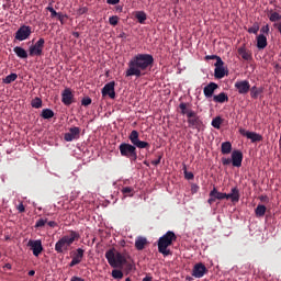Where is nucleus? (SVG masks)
<instances>
[{
	"label": "nucleus",
	"instance_id": "f257e3e1",
	"mask_svg": "<svg viewBox=\"0 0 281 281\" xmlns=\"http://www.w3.org/2000/svg\"><path fill=\"white\" fill-rule=\"evenodd\" d=\"M155 65V57L150 54H136L127 63V69L125 70V78H131L135 76L136 78H142L144 76L143 71H148L153 69Z\"/></svg>",
	"mask_w": 281,
	"mask_h": 281
},
{
	"label": "nucleus",
	"instance_id": "f03ea898",
	"mask_svg": "<svg viewBox=\"0 0 281 281\" xmlns=\"http://www.w3.org/2000/svg\"><path fill=\"white\" fill-rule=\"evenodd\" d=\"M128 143H122L119 146V150L122 157H126L130 161H137V148L148 150L150 148V143L139 139V132L137 130H133L130 135Z\"/></svg>",
	"mask_w": 281,
	"mask_h": 281
},
{
	"label": "nucleus",
	"instance_id": "7ed1b4c3",
	"mask_svg": "<svg viewBox=\"0 0 281 281\" xmlns=\"http://www.w3.org/2000/svg\"><path fill=\"white\" fill-rule=\"evenodd\" d=\"M105 258L113 269H124L125 266L127 271H133V263L128 262L126 256L115 252V248L109 249L105 252Z\"/></svg>",
	"mask_w": 281,
	"mask_h": 281
},
{
	"label": "nucleus",
	"instance_id": "20e7f679",
	"mask_svg": "<svg viewBox=\"0 0 281 281\" xmlns=\"http://www.w3.org/2000/svg\"><path fill=\"white\" fill-rule=\"evenodd\" d=\"M76 240H80V233L76 231H69L68 235L63 236L55 244V251L57 254H64V251H67L68 247H71Z\"/></svg>",
	"mask_w": 281,
	"mask_h": 281
},
{
	"label": "nucleus",
	"instance_id": "39448f33",
	"mask_svg": "<svg viewBox=\"0 0 281 281\" xmlns=\"http://www.w3.org/2000/svg\"><path fill=\"white\" fill-rule=\"evenodd\" d=\"M177 241V235L172 231H168L165 235L158 239V251L162 256H172V251L168 249L172 243Z\"/></svg>",
	"mask_w": 281,
	"mask_h": 281
},
{
	"label": "nucleus",
	"instance_id": "423d86ee",
	"mask_svg": "<svg viewBox=\"0 0 281 281\" xmlns=\"http://www.w3.org/2000/svg\"><path fill=\"white\" fill-rule=\"evenodd\" d=\"M223 166H229L233 164L235 168H240L243 166V151L234 150L232 153V158H222Z\"/></svg>",
	"mask_w": 281,
	"mask_h": 281
},
{
	"label": "nucleus",
	"instance_id": "0eeeda50",
	"mask_svg": "<svg viewBox=\"0 0 281 281\" xmlns=\"http://www.w3.org/2000/svg\"><path fill=\"white\" fill-rule=\"evenodd\" d=\"M32 26L30 25H21L18 31L14 34V41H27V38H30V36H32Z\"/></svg>",
	"mask_w": 281,
	"mask_h": 281
},
{
	"label": "nucleus",
	"instance_id": "6e6552de",
	"mask_svg": "<svg viewBox=\"0 0 281 281\" xmlns=\"http://www.w3.org/2000/svg\"><path fill=\"white\" fill-rule=\"evenodd\" d=\"M45 48V38L41 37L34 45L29 47V56H43V49Z\"/></svg>",
	"mask_w": 281,
	"mask_h": 281
},
{
	"label": "nucleus",
	"instance_id": "1a4fd4ad",
	"mask_svg": "<svg viewBox=\"0 0 281 281\" xmlns=\"http://www.w3.org/2000/svg\"><path fill=\"white\" fill-rule=\"evenodd\" d=\"M187 122L189 128H195L196 131H201V127L203 126V120H201V116H199L196 112L189 114Z\"/></svg>",
	"mask_w": 281,
	"mask_h": 281
},
{
	"label": "nucleus",
	"instance_id": "9d476101",
	"mask_svg": "<svg viewBox=\"0 0 281 281\" xmlns=\"http://www.w3.org/2000/svg\"><path fill=\"white\" fill-rule=\"evenodd\" d=\"M27 247L31 248V251H33V256H35V258H38V256L43 254V241L41 239H30Z\"/></svg>",
	"mask_w": 281,
	"mask_h": 281
},
{
	"label": "nucleus",
	"instance_id": "9b49d317",
	"mask_svg": "<svg viewBox=\"0 0 281 281\" xmlns=\"http://www.w3.org/2000/svg\"><path fill=\"white\" fill-rule=\"evenodd\" d=\"M235 89L238 91L239 95H247L251 89V85L248 80L236 81Z\"/></svg>",
	"mask_w": 281,
	"mask_h": 281
},
{
	"label": "nucleus",
	"instance_id": "f8f14e48",
	"mask_svg": "<svg viewBox=\"0 0 281 281\" xmlns=\"http://www.w3.org/2000/svg\"><path fill=\"white\" fill-rule=\"evenodd\" d=\"M102 97L111 98V100H115V81L108 82L101 90Z\"/></svg>",
	"mask_w": 281,
	"mask_h": 281
},
{
	"label": "nucleus",
	"instance_id": "ddd939ff",
	"mask_svg": "<svg viewBox=\"0 0 281 281\" xmlns=\"http://www.w3.org/2000/svg\"><path fill=\"white\" fill-rule=\"evenodd\" d=\"M240 135L243 137H247V139H250L252 144H256V142H262V135L256 133V132H249L245 128H239Z\"/></svg>",
	"mask_w": 281,
	"mask_h": 281
},
{
	"label": "nucleus",
	"instance_id": "4468645a",
	"mask_svg": "<svg viewBox=\"0 0 281 281\" xmlns=\"http://www.w3.org/2000/svg\"><path fill=\"white\" fill-rule=\"evenodd\" d=\"M65 142H74V139H80V127H70L69 132L64 135Z\"/></svg>",
	"mask_w": 281,
	"mask_h": 281
},
{
	"label": "nucleus",
	"instance_id": "2eb2a0df",
	"mask_svg": "<svg viewBox=\"0 0 281 281\" xmlns=\"http://www.w3.org/2000/svg\"><path fill=\"white\" fill-rule=\"evenodd\" d=\"M61 102L65 104V106H70V104H74V92H71V89L66 88L61 93Z\"/></svg>",
	"mask_w": 281,
	"mask_h": 281
},
{
	"label": "nucleus",
	"instance_id": "dca6fc26",
	"mask_svg": "<svg viewBox=\"0 0 281 281\" xmlns=\"http://www.w3.org/2000/svg\"><path fill=\"white\" fill-rule=\"evenodd\" d=\"M207 273V268L202 262L195 263L192 270L193 278H203Z\"/></svg>",
	"mask_w": 281,
	"mask_h": 281
},
{
	"label": "nucleus",
	"instance_id": "f3484780",
	"mask_svg": "<svg viewBox=\"0 0 281 281\" xmlns=\"http://www.w3.org/2000/svg\"><path fill=\"white\" fill-rule=\"evenodd\" d=\"M226 199H229L232 203H238L240 201V191L238 187H234L231 193H226Z\"/></svg>",
	"mask_w": 281,
	"mask_h": 281
},
{
	"label": "nucleus",
	"instance_id": "a211bd4d",
	"mask_svg": "<svg viewBox=\"0 0 281 281\" xmlns=\"http://www.w3.org/2000/svg\"><path fill=\"white\" fill-rule=\"evenodd\" d=\"M191 106L192 105L190 103L181 102L179 104L181 115H187V117H190V114L195 112Z\"/></svg>",
	"mask_w": 281,
	"mask_h": 281
},
{
	"label": "nucleus",
	"instance_id": "6ab92c4d",
	"mask_svg": "<svg viewBox=\"0 0 281 281\" xmlns=\"http://www.w3.org/2000/svg\"><path fill=\"white\" fill-rule=\"evenodd\" d=\"M216 89H218V85L214 83V82H210L207 86L204 87V95L205 98H212V95H214V91H216Z\"/></svg>",
	"mask_w": 281,
	"mask_h": 281
},
{
	"label": "nucleus",
	"instance_id": "aec40b11",
	"mask_svg": "<svg viewBox=\"0 0 281 281\" xmlns=\"http://www.w3.org/2000/svg\"><path fill=\"white\" fill-rule=\"evenodd\" d=\"M148 245V239L146 237L138 236L135 240V247L137 251H143L145 247Z\"/></svg>",
	"mask_w": 281,
	"mask_h": 281
},
{
	"label": "nucleus",
	"instance_id": "412c9836",
	"mask_svg": "<svg viewBox=\"0 0 281 281\" xmlns=\"http://www.w3.org/2000/svg\"><path fill=\"white\" fill-rule=\"evenodd\" d=\"M249 91H250V98L252 100H258V98L261 95V93H265V88H262V87L258 88L256 86H252Z\"/></svg>",
	"mask_w": 281,
	"mask_h": 281
},
{
	"label": "nucleus",
	"instance_id": "4be33fe9",
	"mask_svg": "<svg viewBox=\"0 0 281 281\" xmlns=\"http://www.w3.org/2000/svg\"><path fill=\"white\" fill-rule=\"evenodd\" d=\"M13 52L15 54V56H18V58H22L23 60H25L27 58V50H25V48L21 47V46H15L13 48Z\"/></svg>",
	"mask_w": 281,
	"mask_h": 281
},
{
	"label": "nucleus",
	"instance_id": "5701e85b",
	"mask_svg": "<svg viewBox=\"0 0 281 281\" xmlns=\"http://www.w3.org/2000/svg\"><path fill=\"white\" fill-rule=\"evenodd\" d=\"M209 196H214L215 200L223 201V199H227V193L220 192L216 188H213Z\"/></svg>",
	"mask_w": 281,
	"mask_h": 281
},
{
	"label": "nucleus",
	"instance_id": "b1692460",
	"mask_svg": "<svg viewBox=\"0 0 281 281\" xmlns=\"http://www.w3.org/2000/svg\"><path fill=\"white\" fill-rule=\"evenodd\" d=\"M237 54H239L244 60H251V53L247 50L245 46L239 47Z\"/></svg>",
	"mask_w": 281,
	"mask_h": 281
},
{
	"label": "nucleus",
	"instance_id": "393cba45",
	"mask_svg": "<svg viewBox=\"0 0 281 281\" xmlns=\"http://www.w3.org/2000/svg\"><path fill=\"white\" fill-rule=\"evenodd\" d=\"M82 258H85V249L77 248L74 252L72 259H75V261L80 265L82 262Z\"/></svg>",
	"mask_w": 281,
	"mask_h": 281
},
{
	"label": "nucleus",
	"instance_id": "a878e982",
	"mask_svg": "<svg viewBox=\"0 0 281 281\" xmlns=\"http://www.w3.org/2000/svg\"><path fill=\"white\" fill-rule=\"evenodd\" d=\"M214 102H218L220 104H224V102H229V97H227V93L221 92L220 94H216L213 97Z\"/></svg>",
	"mask_w": 281,
	"mask_h": 281
},
{
	"label": "nucleus",
	"instance_id": "bb28decb",
	"mask_svg": "<svg viewBox=\"0 0 281 281\" xmlns=\"http://www.w3.org/2000/svg\"><path fill=\"white\" fill-rule=\"evenodd\" d=\"M268 43H267V36H265V34H260L257 36V47L259 49H265L267 47Z\"/></svg>",
	"mask_w": 281,
	"mask_h": 281
},
{
	"label": "nucleus",
	"instance_id": "cd10ccee",
	"mask_svg": "<svg viewBox=\"0 0 281 281\" xmlns=\"http://www.w3.org/2000/svg\"><path fill=\"white\" fill-rule=\"evenodd\" d=\"M221 153L222 155H229V153H232V143L231 142L222 143Z\"/></svg>",
	"mask_w": 281,
	"mask_h": 281
},
{
	"label": "nucleus",
	"instance_id": "c85d7f7f",
	"mask_svg": "<svg viewBox=\"0 0 281 281\" xmlns=\"http://www.w3.org/2000/svg\"><path fill=\"white\" fill-rule=\"evenodd\" d=\"M255 214H256V216L261 218L262 216H265V214H267V206H265L262 204H258L255 210Z\"/></svg>",
	"mask_w": 281,
	"mask_h": 281
},
{
	"label": "nucleus",
	"instance_id": "c756f323",
	"mask_svg": "<svg viewBox=\"0 0 281 281\" xmlns=\"http://www.w3.org/2000/svg\"><path fill=\"white\" fill-rule=\"evenodd\" d=\"M268 19L271 21V23H278V21H281V14L277 11H270Z\"/></svg>",
	"mask_w": 281,
	"mask_h": 281
},
{
	"label": "nucleus",
	"instance_id": "7c9ffc66",
	"mask_svg": "<svg viewBox=\"0 0 281 281\" xmlns=\"http://www.w3.org/2000/svg\"><path fill=\"white\" fill-rule=\"evenodd\" d=\"M214 76L217 80H222V78H225V76H226L225 67L215 68Z\"/></svg>",
	"mask_w": 281,
	"mask_h": 281
},
{
	"label": "nucleus",
	"instance_id": "2f4dec72",
	"mask_svg": "<svg viewBox=\"0 0 281 281\" xmlns=\"http://www.w3.org/2000/svg\"><path fill=\"white\" fill-rule=\"evenodd\" d=\"M19 78V75L12 72L9 76H7L4 79H2L3 85H12Z\"/></svg>",
	"mask_w": 281,
	"mask_h": 281
},
{
	"label": "nucleus",
	"instance_id": "473e14b6",
	"mask_svg": "<svg viewBox=\"0 0 281 281\" xmlns=\"http://www.w3.org/2000/svg\"><path fill=\"white\" fill-rule=\"evenodd\" d=\"M135 16H136L138 23H140V24H145L146 23V19H147L146 12L138 11V12H136Z\"/></svg>",
	"mask_w": 281,
	"mask_h": 281
},
{
	"label": "nucleus",
	"instance_id": "72a5a7b5",
	"mask_svg": "<svg viewBox=\"0 0 281 281\" xmlns=\"http://www.w3.org/2000/svg\"><path fill=\"white\" fill-rule=\"evenodd\" d=\"M41 115L44 120H52V117H54V112L52 109H44Z\"/></svg>",
	"mask_w": 281,
	"mask_h": 281
},
{
	"label": "nucleus",
	"instance_id": "f704fd0d",
	"mask_svg": "<svg viewBox=\"0 0 281 281\" xmlns=\"http://www.w3.org/2000/svg\"><path fill=\"white\" fill-rule=\"evenodd\" d=\"M31 106H33V109H41V106H43V100H41V98L33 99Z\"/></svg>",
	"mask_w": 281,
	"mask_h": 281
},
{
	"label": "nucleus",
	"instance_id": "c9c22d12",
	"mask_svg": "<svg viewBox=\"0 0 281 281\" xmlns=\"http://www.w3.org/2000/svg\"><path fill=\"white\" fill-rule=\"evenodd\" d=\"M212 126L213 128H221V124H223V119L221 116H216L212 120Z\"/></svg>",
	"mask_w": 281,
	"mask_h": 281
},
{
	"label": "nucleus",
	"instance_id": "e433bc0d",
	"mask_svg": "<svg viewBox=\"0 0 281 281\" xmlns=\"http://www.w3.org/2000/svg\"><path fill=\"white\" fill-rule=\"evenodd\" d=\"M112 278H114V280H122V278H124V273L122 270L114 269L112 270Z\"/></svg>",
	"mask_w": 281,
	"mask_h": 281
},
{
	"label": "nucleus",
	"instance_id": "4c0bfd02",
	"mask_svg": "<svg viewBox=\"0 0 281 281\" xmlns=\"http://www.w3.org/2000/svg\"><path fill=\"white\" fill-rule=\"evenodd\" d=\"M122 194H124V196H133V188L132 187H124L121 190Z\"/></svg>",
	"mask_w": 281,
	"mask_h": 281
},
{
	"label": "nucleus",
	"instance_id": "58836bf2",
	"mask_svg": "<svg viewBox=\"0 0 281 281\" xmlns=\"http://www.w3.org/2000/svg\"><path fill=\"white\" fill-rule=\"evenodd\" d=\"M259 30L260 25H258V23H255L251 27L248 29V34H258Z\"/></svg>",
	"mask_w": 281,
	"mask_h": 281
},
{
	"label": "nucleus",
	"instance_id": "ea45409f",
	"mask_svg": "<svg viewBox=\"0 0 281 281\" xmlns=\"http://www.w3.org/2000/svg\"><path fill=\"white\" fill-rule=\"evenodd\" d=\"M109 23L110 25H113V27H115V25L120 23V18L117 15H112L109 18Z\"/></svg>",
	"mask_w": 281,
	"mask_h": 281
},
{
	"label": "nucleus",
	"instance_id": "a19ab883",
	"mask_svg": "<svg viewBox=\"0 0 281 281\" xmlns=\"http://www.w3.org/2000/svg\"><path fill=\"white\" fill-rule=\"evenodd\" d=\"M47 223V218H40L35 223V229H41Z\"/></svg>",
	"mask_w": 281,
	"mask_h": 281
},
{
	"label": "nucleus",
	"instance_id": "79ce46f5",
	"mask_svg": "<svg viewBox=\"0 0 281 281\" xmlns=\"http://www.w3.org/2000/svg\"><path fill=\"white\" fill-rule=\"evenodd\" d=\"M46 10L48 12H50V19H55V16H58L60 14V13L56 12V10H54V7H52V5H48L46 8Z\"/></svg>",
	"mask_w": 281,
	"mask_h": 281
},
{
	"label": "nucleus",
	"instance_id": "37998d69",
	"mask_svg": "<svg viewBox=\"0 0 281 281\" xmlns=\"http://www.w3.org/2000/svg\"><path fill=\"white\" fill-rule=\"evenodd\" d=\"M91 102H92V100H91V98H89V97H86V98H83V99L81 100L82 106H89V104H91Z\"/></svg>",
	"mask_w": 281,
	"mask_h": 281
},
{
	"label": "nucleus",
	"instance_id": "c03bdc74",
	"mask_svg": "<svg viewBox=\"0 0 281 281\" xmlns=\"http://www.w3.org/2000/svg\"><path fill=\"white\" fill-rule=\"evenodd\" d=\"M223 65H225V63L223 61V59L221 57L217 56L216 63H215V68L223 67Z\"/></svg>",
	"mask_w": 281,
	"mask_h": 281
},
{
	"label": "nucleus",
	"instance_id": "a18cd8bd",
	"mask_svg": "<svg viewBox=\"0 0 281 281\" xmlns=\"http://www.w3.org/2000/svg\"><path fill=\"white\" fill-rule=\"evenodd\" d=\"M65 18H67V15L59 13L57 15L58 21H60L61 25H65Z\"/></svg>",
	"mask_w": 281,
	"mask_h": 281
},
{
	"label": "nucleus",
	"instance_id": "49530a36",
	"mask_svg": "<svg viewBox=\"0 0 281 281\" xmlns=\"http://www.w3.org/2000/svg\"><path fill=\"white\" fill-rule=\"evenodd\" d=\"M184 177H186V179H188L190 181V180L194 179V173L184 171Z\"/></svg>",
	"mask_w": 281,
	"mask_h": 281
},
{
	"label": "nucleus",
	"instance_id": "de8ad7c7",
	"mask_svg": "<svg viewBox=\"0 0 281 281\" xmlns=\"http://www.w3.org/2000/svg\"><path fill=\"white\" fill-rule=\"evenodd\" d=\"M18 212H20L21 214H23V212H25V205H23V202H21L19 205H18Z\"/></svg>",
	"mask_w": 281,
	"mask_h": 281
},
{
	"label": "nucleus",
	"instance_id": "09e8293b",
	"mask_svg": "<svg viewBox=\"0 0 281 281\" xmlns=\"http://www.w3.org/2000/svg\"><path fill=\"white\" fill-rule=\"evenodd\" d=\"M161 157H162L161 155L158 156V158H157L156 160H153V161H151V165H153V166H159V164H161Z\"/></svg>",
	"mask_w": 281,
	"mask_h": 281
},
{
	"label": "nucleus",
	"instance_id": "8fccbe9b",
	"mask_svg": "<svg viewBox=\"0 0 281 281\" xmlns=\"http://www.w3.org/2000/svg\"><path fill=\"white\" fill-rule=\"evenodd\" d=\"M87 12H89V9L87 7L80 8L78 10V14H87Z\"/></svg>",
	"mask_w": 281,
	"mask_h": 281
},
{
	"label": "nucleus",
	"instance_id": "3c124183",
	"mask_svg": "<svg viewBox=\"0 0 281 281\" xmlns=\"http://www.w3.org/2000/svg\"><path fill=\"white\" fill-rule=\"evenodd\" d=\"M218 58L217 55H207L205 56V60H216Z\"/></svg>",
	"mask_w": 281,
	"mask_h": 281
},
{
	"label": "nucleus",
	"instance_id": "603ef678",
	"mask_svg": "<svg viewBox=\"0 0 281 281\" xmlns=\"http://www.w3.org/2000/svg\"><path fill=\"white\" fill-rule=\"evenodd\" d=\"M106 3L109 5H117V3H120V0H106Z\"/></svg>",
	"mask_w": 281,
	"mask_h": 281
},
{
	"label": "nucleus",
	"instance_id": "864d4df0",
	"mask_svg": "<svg viewBox=\"0 0 281 281\" xmlns=\"http://www.w3.org/2000/svg\"><path fill=\"white\" fill-rule=\"evenodd\" d=\"M260 32H261L262 34H269V26H268V24L265 25V26H262L261 30H260Z\"/></svg>",
	"mask_w": 281,
	"mask_h": 281
},
{
	"label": "nucleus",
	"instance_id": "5fc2aeb1",
	"mask_svg": "<svg viewBox=\"0 0 281 281\" xmlns=\"http://www.w3.org/2000/svg\"><path fill=\"white\" fill-rule=\"evenodd\" d=\"M259 200L262 201V203H267L269 201V196L261 195V196H259Z\"/></svg>",
	"mask_w": 281,
	"mask_h": 281
},
{
	"label": "nucleus",
	"instance_id": "6e6d98bb",
	"mask_svg": "<svg viewBox=\"0 0 281 281\" xmlns=\"http://www.w3.org/2000/svg\"><path fill=\"white\" fill-rule=\"evenodd\" d=\"M216 202V198L214 196H210V199L207 200L209 205H213Z\"/></svg>",
	"mask_w": 281,
	"mask_h": 281
},
{
	"label": "nucleus",
	"instance_id": "4d7b16f0",
	"mask_svg": "<svg viewBox=\"0 0 281 281\" xmlns=\"http://www.w3.org/2000/svg\"><path fill=\"white\" fill-rule=\"evenodd\" d=\"M48 227H58V223H56L55 221H50L47 223Z\"/></svg>",
	"mask_w": 281,
	"mask_h": 281
},
{
	"label": "nucleus",
	"instance_id": "13d9d810",
	"mask_svg": "<svg viewBox=\"0 0 281 281\" xmlns=\"http://www.w3.org/2000/svg\"><path fill=\"white\" fill-rule=\"evenodd\" d=\"M70 281H85V279L74 276V277H71Z\"/></svg>",
	"mask_w": 281,
	"mask_h": 281
},
{
	"label": "nucleus",
	"instance_id": "bf43d9fd",
	"mask_svg": "<svg viewBox=\"0 0 281 281\" xmlns=\"http://www.w3.org/2000/svg\"><path fill=\"white\" fill-rule=\"evenodd\" d=\"M76 265H79L78 261H76L75 259H72L70 262H69V267H76Z\"/></svg>",
	"mask_w": 281,
	"mask_h": 281
},
{
	"label": "nucleus",
	"instance_id": "052dcab7",
	"mask_svg": "<svg viewBox=\"0 0 281 281\" xmlns=\"http://www.w3.org/2000/svg\"><path fill=\"white\" fill-rule=\"evenodd\" d=\"M72 36H74L75 38H80V33L74 32V33H72Z\"/></svg>",
	"mask_w": 281,
	"mask_h": 281
},
{
	"label": "nucleus",
	"instance_id": "680f3d73",
	"mask_svg": "<svg viewBox=\"0 0 281 281\" xmlns=\"http://www.w3.org/2000/svg\"><path fill=\"white\" fill-rule=\"evenodd\" d=\"M119 38H126V33L124 32L120 33Z\"/></svg>",
	"mask_w": 281,
	"mask_h": 281
},
{
	"label": "nucleus",
	"instance_id": "e2e57ef3",
	"mask_svg": "<svg viewBox=\"0 0 281 281\" xmlns=\"http://www.w3.org/2000/svg\"><path fill=\"white\" fill-rule=\"evenodd\" d=\"M142 281H153V277H145Z\"/></svg>",
	"mask_w": 281,
	"mask_h": 281
},
{
	"label": "nucleus",
	"instance_id": "0e129e2a",
	"mask_svg": "<svg viewBox=\"0 0 281 281\" xmlns=\"http://www.w3.org/2000/svg\"><path fill=\"white\" fill-rule=\"evenodd\" d=\"M35 274H36V271H34V270H30V271H29V276L32 277V276H35Z\"/></svg>",
	"mask_w": 281,
	"mask_h": 281
},
{
	"label": "nucleus",
	"instance_id": "69168bd1",
	"mask_svg": "<svg viewBox=\"0 0 281 281\" xmlns=\"http://www.w3.org/2000/svg\"><path fill=\"white\" fill-rule=\"evenodd\" d=\"M5 268H7V269H12V265L5 263Z\"/></svg>",
	"mask_w": 281,
	"mask_h": 281
},
{
	"label": "nucleus",
	"instance_id": "338daca9",
	"mask_svg": "<svg viewBox=\"0 0 281 281\" xmlns=\"http://www.w3.org/2000/svg\"><path fill=\"white\" fill-rule=\"evenodd\" d=\"M116 10H119L120 12H122V7H117Z\"/></svg>",
	"mask_w": 281,
	"mask_h": 281
},
{
	"label": "nucleus",
	"instance_id": "774afa93",
	"mask_svg": "<svg viewBox=\"0 0 281 281\" xmlns=\"http://www.w3.org/2000/svg\"><path fill=\"white\" fill-rule=\"evenodd\" d=\"M125 281H131V278H126Z\"/></svg>",
	"mask_w": 281,
	"mask_h": 281
}]
</instances>
